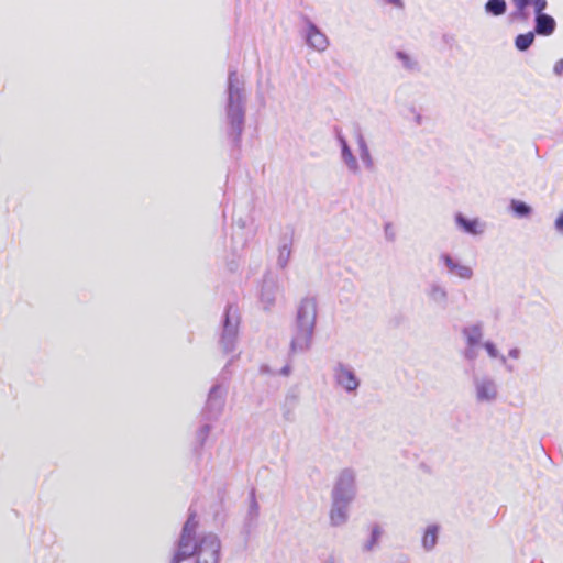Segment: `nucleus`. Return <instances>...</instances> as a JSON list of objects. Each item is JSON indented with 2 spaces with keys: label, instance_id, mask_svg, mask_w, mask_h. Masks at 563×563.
Here are the masks:
<instances>
[{
  "label": "nucleus",
  "instance_id": "f3484780",
  "mask_svg": "<svg viewBox=\"0 0 563 563\" xmlns=\"http://www.w3.org/2000/svg\"><path fill=\"white\" fill-rule=\"evenodd\" d=\"M462 335L467 345H478L483 343L484 325L482 322L468 324L462 329Z\"/></svg>",
  "mask_w": 563,
  "mask_h": 563
},
{
  "label": "nucleus",
  "instance_id": "58836bf2",
  "mask_svg": "<svg viewBox=\"0 0 563 563\" xmlns=\"http://www.w3.org/2000/svg\"><path fill=\"white\" fill-rule=\"evenodd\" d=\"M291 373L290 365H285L280 371L279 374L283 376H288Z\"/></svg>",
  "mask_w": 563,
  "mask_h": 563
},
{
  "label": "nucleus",
  "instance_id": "ddd939ff",
  "mask_svg": "<svg viewBox=\"0 0 563 563\" xmlns=\"http://www.w3.org/2000/svg\"><path fill=\"white\" fill-rule=\"evenodd\" d=\"M428 300L439 308H446L449 303V291L440 282L433 280L426 288Z\"/></svg>",
  "mask_w": 563,
  "mask_h": 563
},
{
  "label": "nucleus",
  "instance_id": "6e6552de",
  "mask_svg": "<svg viewBox=\"0 0 563 563\" xmlns=\"http://www.w3.org/2000/svg\"><path fill=\"white\" fill-rule=\"evenodd\" d=\"M227 394L228 387L223 384H214L211 387L203 410L207 420H216L220 417L225 405Z\"/></svg>",
  "mask_w": 563,
  "mask_h": 563
},
{
  "label": "nucleus",
  "instance_id": "7c9ffc66",
  "mask_svg": "<svg viewBox=\"0 0 563 563\" xmlns=\"http://www.w3.org/2000/svg\"><path fill=\"white\" fill-rule=\"evenodd\" d=\"M250 515L256 517L258 514V504L255 499L254 492L251 493V501H250Z\"/></svg>",
  "mask_w": 563,
  "mask_h": 563
},
{
  "label": "nucleus",
  "instance_id": "0eeeda50",
  "mask_svg": "<svg viewBox=\"0 0 563 563\" xmlns=\"http://www.w3.org/2000/svg\"><path fill=\"white\" fill-rule=\"evenodd\" d=\"M332 376L335 385L347 394L355 395L361 380L355 369L347 363L336 362L332 367Z\"/></svg>",
  "mask_w": 563,
  "mask_h": 563
},
{
  "label": "nucleus",
  "instance_id": "f8f14e48",
  "mask_svg": "<svg viewBox=\"0 0 563 563\" xmlns=\"http://www.w3.org/2000/svg\"><path fill=\"white\" fill-rule=\"evenodd\" d=\"M279 292V285L277 280L271 275H266L261 288V303L265 310H269L275 306L276 297Z\"/></svg>",
  "mask_w": 563,
  "mask_h": 563
},
{
  "label": "nucleus",
  "instance_id": "bb28decb",
  "mask_svg": "<svg viewBox=\"0 0 563 563\" xmlns=\"http://www.w3.org/2000/svg\"><path fill=\"white\" fill-rule=\"evenodd\" d=\"M211 431V426L208 423H205L201 426L195 434V450L199 451L203 448L209 434Z\"/></svg>",
  "mask_w": 563,
  "mask_h": 563
},
{
  "label": "nucleus",
  "instance_id": "423d86ee",
  "mask_svg": "<svg viewBox=\"0 0 563 563\" xmlns=\"http://www.w3.org/2000/svg\"><path fill=\"white\" fill-rule=\"evenodd\" d=\"M356 496V473L353 468H343L331 490V499L351 503Z\"/></svg>",
  "mask_w": 563,
  "mask_h": 563
},
{
  "label": "nucleus",
  "instance_id": "39448f33",
  "mask_svg": "<svg viewBox=\"0 0 563 563\" xmlns=\"http://www.w3.org/2000/svg\"><path fill=\"white\" fill-rule=\"evenodd\" d=\"M475 401L478 405H492L499 397V385L494 376L487 373H476L472 376Z\"/></svg>",
  "mask_w": 563,
  "mask_h": 563
},
{
  "label": "nucleus",
  "instance_id": "2f4dec72",
  "mask_svg": "<svg viewBox=\"0 0 563 563\" xmlns=\"http://www.w3.org/2000/svg\"><path fill=\"white\" fill-rule=\"evenodd\" d=\"M385 238L387 241L393 242L395 241L396 234L394 232L391 223H386L384 227Z\"/></svg>",
  "mask_w": 563,
  "mask_h": 563
},
{
  "label": "nucleus",
  "instance_id": "5701e85b",
  "mask_svg": "<svg viewBox=\"0 0 563 563\" xmlns=\"http://www.w3.org/2000/svg\"><path fill=\"white\" fill-rule=\"evenodd\" d=\"M485 13L492 16H501L507 11L506 0H487L484 4Z\"/></svg>",
  "mask_w": 563,
  "mask_h": 563
},
{
  "label": "nucleus",
  "instance_id": "473e14b6",
  "mask_svg": "<svg viewBox=\"0 0 563 563\" xmlns=\"http://www.w3.org/2000/svg\"><path fill=\"white\" fill-rule=\"evenodd\" d=\"M378 1L384 3V4H390L394 8L399 9V10H404L405 9V3H404L402 0H378Z\"/></svg>",
  "mask_w": 563,
  "mask_h": 563
},
{
  "label": "nucleus",
  "instance_id": "c85d7f7f",
  "mask_svg": "<svg viewBox=\"0 0 563 563\" xmlns=\"http://www.w3.org/2000/svg\"><path fill=\"white\" fill-rule=\"evenodd\" d=\"M531 5L534 8V16L539 14H543L547 9L548 2L547 0H532Z\"/></svg>",
  "mask_w": 563,
  "mask_h": 563
},
{
  "label": "nucleus",
  "instance_id": "e433bc0d",
  "mask_svg": "<svg viewBox=\"0 0 563 563\" xmlns=\"http://www.w3.org/2000/svg\"><path fill=\"white\" fill-rule=\"evenodd\" d=\"M410 112L412 113L413 115V119H415V122L420 125L422 124V121H423V118L422 115L417 111V109L415 107H411L410 108Z\"/></svg>",
  "mask_w": 563,
  "mask_h": 563
},
{
  "label": "nucleus",
  "instance_id": "4468645a",
  "mask_svg": "<svg viewBox=\"0 0 563 563\" xmlns=\"http://www.w3.org/2000/svg\"><path fill=\"white\" fill-rule=\"evenodd\" d=\"M351 503L331 499L329 520L332 527H342L349 520V508Z\"/></svg>",
  "mask_w": 563,
  "mask_h": 563
},
{
  "label": "nucleus",
  "instance_id": "a211bd4d",
  "mask_svg": "<svg viewBox=\"0 0 563 563\" xmlns=\"http://www.w3.org/2000/svg\"><path fill=\"white\" fill-rule=\"evenodd\" d=\"M300 394L297 387H291L285 395L283 404V416L286 420H291L292 411L299 402Z\"/></svg>",
  "mask_w": 563,
  "mask_h": 563
},
{
  "label": "nucleus",
  "instance_id": "393cba45",
  "mask_svg": "<svg viewBox=\"0 0 563 563\" xmlns=\"http://www.w3.org/2000/svg\"><path fill=\"white\" fill-rule=\"evenodd\" d=\"M534 38H536V33L533 31H530V32H527V33H522V34H518L515 37V47L519 52H526L533 44Z\"/></svg>",
  "mask_w": 563,
  "mask_h": 563
},
{
  "label": "nucleus",
  "instance_id": "20e7f679",
  "mask_svg": "<svg viewBox=\"0 0 563 563\" xmlns=\"http://www.w3.org/2000/svg\"><path fill=\"white\" fill-rule=\"evenodd\" d=\"M341 158L350 173H361L360 161L365 167L373 166V159L366 143H341Z\"/></svg>",
  "mask_w": 563,
  "mask_h": 563
},
{
  "label": "nucleus",
  "instance_id": "2eb2a0df",
  "mask_svg": "<svg viewBox=\"0 0 563 563\" xmlns=\"http://www.w3.org/2000/svg\"><path fill=\"white\" fill-rule=\"evenodd\" d=\"M456 227L471 235H482L485 232V223L478 218L468 219L463 213L459 212L454 217Z\"/></svg>",
  "mask_w": 563,
  "mask_h": 563
},
{
  "label": "nucleus",
  "instance_id": "6ab92c4d",
  "mask_svg": "<svg viewBox=\"0 0 563 563\" xmlns=\"http://www.w3.org/2000/svg\"><path fill=\"white\" fill-rule=\"evenodd\" d=\"M395 57L400 62L401 67L406 71L410 74H418L421 71L420 63L413 55L399 49L395 53Z\"/></svg>",
  "mask_w": 563,
  "mask_h": 563
},
{
  "label": "nucleus",
  "instance_id": "9b49d317",
  "mask_svg": "<svg viewBox=\"0 0 563 563\" xmlns=\"http://www.w3.org/2000/svg\"><path fill=\"white\" fill-rule=\"evenodd\" d=\"M439 261L443 263L449 274L454 275L461 279L470 280L474 275L471 266L463 264L448 253H442L439 256Z\"/></svg>",
  "mask_w": 563,
  "mask_h": 563
},
{
  "label": "nucleus",
  "instance_id": "7ed1b4c3",
  "mask_svg": "<svg viewBox=\"0 0 563 563\" xmlns=\"http://www.w3.org/2000/svg\"><path fill=\"white\" fill-rule=\"evenodd\" d=\"M317 316V299L313 297L302 298L297 308L296 328L289 346L290 355L303 353L310 349L314 333Z\"/></svg>",
  "mask_w": 563,
  "mask_h": 563
},
{
  "label": "nucleus",
  "instance_id": "c756f323",
  "mask_svg": "<svg viewBox=\"0 0 563 563\" xmlns=\"http://www.w3.org/2000/svg\"><path fill=\"white\" fill-rule=\"evenodd\" d=\"M512 20H527L528 19V12L527 10H520L519 8H516L515 11L510 14Z\"/></svg>",
  "mask_w": 563,
  "mask_h": 563
},
{
  "label": "nucleus",
  "instance_id": "ea45409f",
  "mask_svg": "<svg viewBox=\"0 0 563 563\" xmlns=\"http://www.w3.org/2000/svg\"><path fill=\"white\" fill-rule=\"evenodd\" d=\"M324 563H336V562H335V559H334L333 556H329V558L324 561Z\"/></svg>",
  "mask_w": 563,
  "mask_h": 563
},
{
  "label": "nucleus",
  "instance_id": "dca6fc26",
  "mask_svg": "<svg viewBox=\"0 0 563 563\" xmlns=\"http://www.w3.org/2000/svg\"><path fill=\"white\" fill-rule=\"evenodd\" d=\"M556 22L550 14L543 13L534 16V33L541 36H550L554 33Z\"/></svg>",
  "mask_w": 563,
  "mask_h": 563
},
{
  "label": "nucleus",
  "instance_id": "72a5a7b5",
  "mask_svg": "<svg viewBox=\"0 0 563 563\" xmlns=\"http://www.w3.org/2000/svg\"><path fill=\"white\" fill-rule=\"evenodd\" d=\"M515 8H519L520 10H527L528 7L531 5L532 0H511Z\"/></svg>",
  "mask_w": 563,
  "mask_h": 563
},
{
  "label": "nucleus",
  "instance_id": "f257e3e1",
  "mask_svg": "<svg viewBox=\"0 0 563 563\" xmlns=\"http://www.w3.org/2000/svg\"><path fill=\"white\" fill-rule=\"evenodd\" d=\"M197 527L196 516L191 514L183 527L172 563H181L192 555L197 558L196 563H219L221 549L219 538L211 532L196 537Z\"/></svg>",
  "mask_w": 563,
  "mask_h": 563
},
{
  "label": "nucleus",
  "instance_id": "1a4fd4ad",
  "mask_svg": "<svg viewBox=\"0 0 563 563\" xmlns=\"http://www.w3.org/2000/svg\"><path fill=\"white\" fill-rule=\"evenodd\" d=\"M239 319L233 312V308L230 306L225 310L223 331L221 334V346L225 353L232 352L235 347L238 339Z\"/></svg>",
  "mask_w": 563,
  "mask_h": 563
},
{
  "label": "nucleus",
  "instance_id": "4c0bfd02",
  "mask_svg": "<svg viewBox=\"0 0 563 563\" xmlns=\"http://www.w3.org/2000/svg\"><path fill=\"white\" fill-rule=\"evenodd\" d=\"M521 355V351L518 347H512L508 351V357L512 360H518Z\"/></svg>",
  "mask_w": 563,
  "mask_h": 563
},
{
  "label": "nucleus",
  "instance_id": "f704fd0d",
  "mask_svg": "<svg viewBox=\"0 0 563 563\" xmlns=\"http://www.w3.org/2000/svg\"><path fill=\"white\" fill-rule=\"evenodd\" d=\"M554 228L559 233L563 234V211H561L556 217Z\"/></svg>",
  "mask_w": 563,
  "mask_h": 563
},
{
  "label": "nucleus",
  "instance_id": "aec40b11",
  "mask_svg": "<svg viewBox=\"0 0 563 563\" xmlns=\"http://www.w3.org/2000/svg\"><path fill=\"white\" fill-rule=\"evenodd\" d=\"M440 529L441 527L438 523L429 525L426 528L421 540V545L424 551L430 552L435 548Z\"/></svg>",
  "mask_w": 563,
  "mask_h": 563
},
{
  "label": "nucleus",
  "instance_id": "a878e982",
  "mask_svg": "<svg viewBox=\"0 0 563 563\" xmlns=\"http://www.w3.org/2000/svg\"><path fill=\"white\" fill-rule=\"evenodd\" d=\"M510 210L518 218H527L531 214L532 208L525 201L512 199L510 202Z\"/></svg>",
  "mask_w": 563,
  "mask_h": 563
},
{
  "label": "nucleus",
  "instance_id": "412c9836",
  "mask_svg": "<svg viewBox=\"0 0 563 563\" xmlns=\"http://www.w3.org/2000/svg\"><path fill=\"white\" fill-rule=\"evenodd\" d=\"M487 353L490 360H497L508 372H512L514 367L507 363V357L500 353L497 345L490 341H484L481 345Z\"/></svg>",
  "mask_w": 563,
  "mask_h": 563
},
{
  "label": "nucleus",
  "instance_id": "cd10ccee",
  "mask_svg": "<svg viewBox=\"0 0 563 563\" xmlns=\"http://www.w3.org/2000/svg\"><path fill=\"white\" fill-rule=\"evenodd\" d=\"M478 345H465L464 357L468 361H475L478 356Z\"/></svg>",
  "mask_w": 563,
  "mask_h": 563
},
{
  "label": "nucleus",
  "instance_id": "4be33fe9",
  "mask_svg": "<svg viewBox=\"0 0 563 563\" xmlns=\"http://www.w3.org/2000/svg\"><path fill=\"white\" fill-rule=\"evenodd\" d=\"M384 530L379 525H373L369 530L368 539L362 544V551L369 553L376 550L379 545Z\"/></svg>",
  "mask_w": 563,
  "mask_h": 563
},
{
  "label": "nucleus",
  "instance_id": "b1692460",
  "mask_svg": "<svg viewBox=\"0 0 563 563\" xmlns=\"http://www.w3.org/2000/svg\"><path fill=\"white\" fill-rule=\"evenodd\" d=\"M291 255V242L288 239H284L278 247L277 266L285 268L289 262Z\"/></svg>",
  "mask_w": 563,
  "mask_h": 563
},
{
  "label": "nucleus",
  "instance_id": "c9c22d12",
  "mask_svg": "<svg viewBox=\"0 0 563 563\" xmlns=\"http://www.w3.org/2000/svg\"><path fill=\"white\" fill-rule=\"evenodd\" d=\"M553 73L556 76H563V58L559 59L553 66Z\"/></svg>",
  "mask_w": 563,
  "mask_h": 563
},
{
  "label": "nucleus",
  "instance_id": "f03ea898",
  "mask_svg": "<svg viewBox=\"0 0 563 563\" xmlns=\"http://www.w3.org/2000/svg\"><path fill=\"white\" fill-rule=\"evenodd\" d=\"M225 93V118L229 134L239 140L245 123L246 93L244 80L236 69L229 70Z\"/></svg>",
  "mask_w": 563,
  "mask_h": 563
},
{
  "label": "nucleus",
  "instance_id": "9d476101",
  "mask_svg": "<svg viewBox=\"0 0 563 563\" xmlns=\"http://www.w3.org/2000/svg\"><path fill=\"white\" fill-rule=\"evenodd\" d=\"M302 36L308 47L318 53L325 52L330 45L328 36L309 18H305V30L302 32Z\"/></svg>",
  "mask_w": 563,
  "mask_h": 563
}]
</instances>
